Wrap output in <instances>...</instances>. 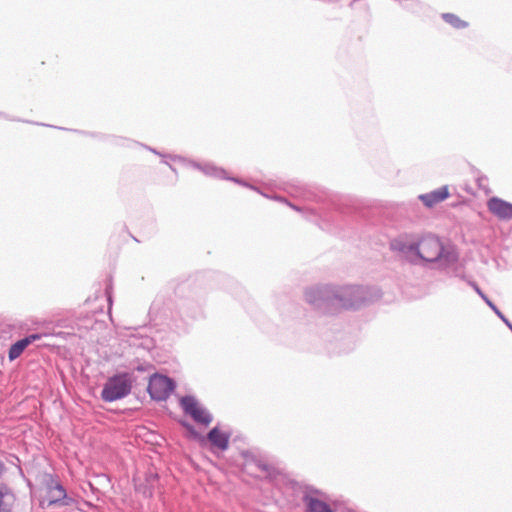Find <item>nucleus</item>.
<instances>
[{"mask_svg": "<svg viewBox=\"0 0 512 512\" xmlns=\"http://www.w3.org/2000/svg\"><path fill=\"white\" fill-rule=\"evenodd\" d=\"M390 248L411 264L434 263L440 268H446L458 258L453 248L444 246L440 238L432 234L420 239L408 234L401 235L390 242Z\"/></svg>", "mask_w": 512, "mask_h": 512, "instance_id": "1", "label": "nucleus"}, {"mask_svg": "<svg viewBox=\"0 0 512 512\" xmlns=\"http://www.w3.org/2000/svg\"><path fill=\"white\" fill-rule=\"evenodd\" d=\"M368 294V289L362 286L322 285L307 289L305 299L325 313H334L338 309H355L369 303L371 298Z\"/></svg>", "mask_w": 512, "mask_h": 512, "instance_id": "2", "label": "nucleus"}, {"mask_svg": "<svg viewBox=\"0 0 512 512\" xmlns=\"http://www.w3.org/2000/svg\"><path fill=\"white\" fill-rule=\"evenodd\" d=\"M132 384L128 374L110 377L103 386L101 398L105 402H113L126 397L131 392Z\"/></svg>", "mask_w": 512, "mask_h": 512, "instance_id": "3", "label": "nucleus"}, {"mask_svg": "<svg viewBox=\"0 0 512 512\" xmlns=\"http://www.w3.org/2000/svg\"><path fill=\"white\" fill-rule=\"evenodd\" d=\"M174 388L175 383L171 378L159 374L151 376L148 384V392L151 398L157 401L166 400Z\"/></svg>", "mask_w": 512, "mask_h": 512, "instance_id": "4", "label": "nucleus"}, {"mask_svg": "<svg viewBox=\"0 0 512 512\" xmlns=\"http://www.w3.org/2000/svg\"><path fill=\"white\" fill-rule=\"evenodd\" d=\"M181 407L184 412L191 416V418L202 425L208 426L212 422V415L210 412L201 406L193 396H184L181 398Z\"/></svg>", "mask_w": 512, "mask_h": 512, "instance_id": "5", "label": "nucleus"}, {"mask_svg": "<svg viewBox=\"0 0 512 512\" xmlns=\"http://www.w3.org/2000/svg\"><path fill=\"white\" fill-rule=\"evenodd\" d=\"M44 484L46 489V500L49 505L61 503L67 505V494L59 480L51 474L44 475Z\"/></svg>", "mask_w": 512, "mask_h": 512, "instance_id": "6", "label": "nucleus"}, {"mask_svg": "<svg viewBox=\"0 0 512 512\" xmlns=\"http://www.w3.org/2000/svg\"><path fill=\"white\" fill-rule=\"evenodd\" d=\"M488 210L500 220L512 219V204L498 197H492L487 202Z\"/></svg>", "mask_w": 512, "mask_h": 512, "instance_id": "7", "label": "nucleus"}, {"mask_svg": "<svg viewBox=\"0 0 512 512\" xmlns=\"http://www.w3.org/2000/svg\"><path fill=\"white\" fill-rule=\"evenodd\" d=\"M41 338L40 334H31L27 337L18 340L14 344L11 345L8 352V358L10 361H14L23 353V351L34 341L39 340Z\"/></svg>", "mask_w": 512, "mask_h": 512, "instance_id": "8", "label": "nucleus"}, {"mask_svg": "<svg viewBox=\"0 0 512 512\" xmlns=\"http://www.w3.org/2000/svg\"><path fill=\"white\" fill-rule=\"evenodd\" d=\"M448 196V189L446 186H444L430 193L422 194L419 196V198L427 207H433L435 204L445 200Z\"/></svg>", "mask_w": 512, "mask_h": 512, "instance_id": "9", "label": "nucleus"}, {"mask_svg": "<svg viewBox=\"0 0 512 512\" xmlns=\"http://www.w3.org/2000/svg\"><path fill=\"white\" fill-rule=\"evenodd\" d=\"M207 438L213 446L222 451L226 450L229 446L230 434L221 432L217 427L209 431Z\"/></svg>", "mask_w": 512, "mask_h": 512, "instance_id": "10", "label": "nucleus"}, {"mask_svg": "<svg viewBox=\"0 0 512 512\" xmlns=\"http://www.w3.org/2000/svg\"><path fill=\"white\" fill-rule=\"evenodd\" d=\"M15 500L12 490L8 486L0 484V512H13Z\"/></svg>", "mask_w": 512, "mask_h": 512, "instance_id": "11", "label": "nucleus"}, {"mask_svg": "<svg viewBox=\"0 0 512 512\" xmlns=\"http://www.w3.org/2000/svg\"><path fill=\"white\" fill-rule=\"evenodd\" d=\"M469 285L474 291L485 301V303L495 312V314L507 325L512 331V323L503 315V313L496 307V305L483 293L480 287L474 281H469Z\"/></svg>", "mask_w": 512, "mask_h": 512, "instance_id": "12", "label": "nucleus"}, {"mask_svg": "<svg viewBox=\"0 0 512 512\" xmlns=\"http://www.w3.org/2000/svg\"><path fill=\"white\" fill-rule=\"evenodd\" d=\"M304 502L308 512H333L328 504L312 496L306 495Z\"/></svg>", "mask_w": 512, "mask_h": 512, "instance_id": "13", "label": "nucleus"}, {"mask_svg": "<svg viewBox=\"0 0 512 512\" xmlns=\"http://www.w3.org/2000/svg\"><path fill=\"white\" fill-rule=\"evenodd\" d=\"M443 19L455 28H465L467 23L452 13L443 14Z\"/></svg>", "mask_w": 512, "mask_h": 512, "instance_id": "14", "label": "nucleus"}, {"mask_svg": "<svg viewBox=\"0 0 512 512\" xmlns=\"http://www.w3.org/2000/svg\"><path fill=\"white\" fill-rule=\"evenodd\" d=\"M206 174L214 175L217 177H224L225 171L223 169H218L212 166H207L204 170Z\"/></svg>", "mask_w": 512, "mask_h": 512, "instance_id": "15", "label": "nucleus"}, {"mask_svg": "<svg viewBox=\"0 0 512 512\" xmlns=\"http://www.w3.org/2000/svg\"><path fill=\"white\" fill-rule=\"evenodd\" d=\"M183 425H184L187 429H189V430H191V431H194L193 427H192L190 424H185V423H183Z\"/></svg>", "mask_w": 512, "mask_h": 512, "instance_id": "16", "label": "nucleus"}, {"mask_svg": "<svg viewBox=\"0 0 512 512\" xmlns=\"http://www.w3.org/2000/svg\"><path fill=\"white\" fill-rule=\"evenodd\" d=\"M262 470L266 471L267 470V466L266 465H263L261 466Z\"/></svg>", "mask_w": 512, "mask_h": 512, "instance_id": "17", "label": "nucleus"}]
</instances>
